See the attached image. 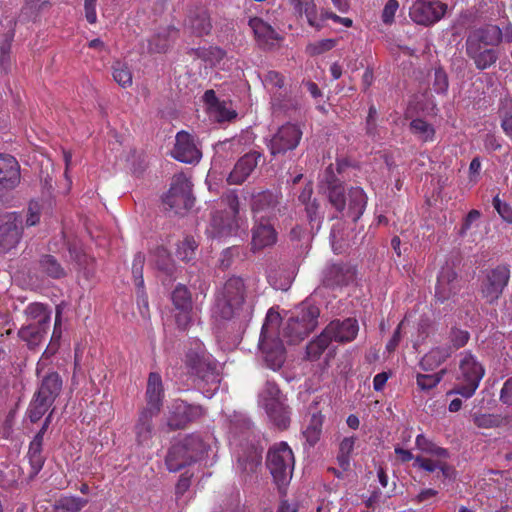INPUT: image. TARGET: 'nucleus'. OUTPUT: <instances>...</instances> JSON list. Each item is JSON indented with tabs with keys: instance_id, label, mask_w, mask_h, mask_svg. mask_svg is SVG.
I'll use <instances>...</instances> for the list:
<instances>
[{
	"instance_id": "f257e3e1",
	"label": "nucleus",
	"mask_w": 512,
	"mask_h": 512,
	"mask_svg": "<svg viewBox=\"0 0 512 512\" xmlns=\"http://www.w3.org/2000/svg\"><path fill=\"white\" fill-rule=\"evenodd\" d=\"M348 167L345 159H337L324 171L321 179V188L326 194L330 205L337 214L334 218H350L357 222L363 215L368 197L361 187H351L346 193L344 182L338 177Z\"/></svg>"
},
{
	"instance_id": "f03ea898",
	"label": "nucleus",
	"mask_w": 512,
	"mask_h": 512,
	"mask_svg": "<svg viewBox=\"0 0 512 512\" xmlns=\"http://www.w3.org/2000/svg\"><path fill=\"white\" fill-rule=\"evenodd\" d=\"M503 40V32L498 25L486 24L472 30L465 41V52L478 70L492 67L499 59L496 48Z\"/></svg>"
},
{
	"instance_id": "7ed1b4c3",
	"label": "nucleus",
	"mask_w": 512,
	"mask_h": 512,
	"mask_svg": "<svg viewBox=\"0 0 512 512\" xmlns=\"http://www.w3.org/2000/svg\"><path fill=\"white\" fill-rule=\"evenodd\" d=\"M185 367L190 375L196 376L206 383H219L220 373L215 358L208 353L204 344L193 339L184 358Z\"/></svg>"
},
{
	"instance_id": "20e7f679",
	"label": "nucleus",
	"mask_w": 512,
	"mask_h": 512,
	"mask_svg": "<svg viewBox=\"0 0 512 512\" xmlns=\"http://www.w3.org/2000/svg\"><path fill=\"white\" fill-rule=\"evenodd\" d=\"M319 308L306 300L297 306L283 329V336L289 344H297L318 326Z\"/></svg>"
},
{
	"instance_id": "39448f33",
	"label": "nucleus",
	"mask_w": 512,
	"mask_h": 512,
	"mask_svg": "<svg viewBox=\"0 0 512 512\" xmlns=\"http://www.w3.org/2000/svg\"><path fill=\"white\" fill-rule=\"evenodd\" d=\"M245 295L244 280L239 276L230 277L216 295L214 313L222 319H232L241 310Z\"/></svg>"
},
{
	"instance_id": "423d86ee",
	"label": "nucleus",
	"mask_w": 512,
	"mask_h": 512,
	"mask_svg": "<svg viewBox=\"0 0 512 512\" xmlns=\"http://www.w3.org/2000/svg\"><path fill=\"white\" fill-rule=\"evenodd\" d=\"M294 454L286 442L271 446L266 457V465L274 482L282 491L289 484L294 470Z\"/></svg>"
},
{
	"instance_id": "0eeeda50",
	"label": "nucleus",
	"mask_w": 512,
	"mask_h": 512,
	"mask_svg": "<svg viewBox=\"0 0 512 512\" xmlns=\"http://www.w3.org/2000/svg\"><path fill=\"white\" fill-rule=\"evenodd\" d=\"M484 375V367L470 351L461 353L459 370L456 378L457 385L450 393L461 395L467 399L471 398L479 387Z\"/></svg>"
},
{
	"instance_id": "6e6552de",
	"label": "nucleus",
	"mask_w": 512,
	"mask_h": 512,
	"mask_svg": "<svg viewBox=\"0 0 512 512\" xmlns=\"http://www.w3.org/2000/svg\"><path fill=\"white\" fill-rule=\"evenodd\" d=\"M282 198L279 190L252 191L249 199L252 218L274 219L284 214L286 207L282 205Z\"/></svg>"
},
{
	"instance_id": "1a4fd4ad",
	"label": "nucleus",
	"mask_w": 512,
	"mask_h": 512,
	"mask_svg": "<svg viewBox=\"0 0 512 512\" xmlns=\"http://www.w3.org/2000/svg\"><path fill=\"white\" fill-rule=\"evenodd\" d=\"M194 197L192 195V184L183 175H176L171 183L170 189L163 197V203L167 209L174 211L176 214H182L190 210L194 205Z\"/></svg>"
},
{
	"instance_id": "9d476101",
	"label": "nucleus",
	"mask_w": 512,
	"mask_h": 512,
	"mask_svg": "<svg viewBox=\"0 0 512 512\" xmlns=\"http://www.w3.org/2000/svg\"><path fill=\"white\" fill-rule=\"evenodd\" d=\"M510 280V267L508 264H499L489 269L481 283V294L489 303L496 302Z\"/></svg>"
},
{
	"instance_id": "9b49d317",
	"label": "nucleus",
	"mask_w": 512,
	"mask_h": 512,
	"mask_svg": "<svg viewBox=\"0 0 512 512\" xmlns=\"http://www.w3.org/2000/svg\"><path fill=\"white\" fill-rule=\"evenodd\" d=\"M206 411L201 405L184 400H174L169 411L167 424L171 430L185 429L190 423L201 419Z\"/></svg>"
},
{
	"instance_id": "f8f14e48",
	"label": "nucleus",
	"mask_w": 512,
	"mask_h": 512,
	"mask_svg": "<svg viewBox=\"0 0 512 512\" xmlns=\"http://www.w3.org/2000/svg\"><path fill=\"white\" fill-rule=\"evenodd\" d=\"M303 131L298 124L286 123L278 128L268 143L271 155L285 154L296 149L302 139Z\"/></svg>"
},
{
	"instance_id": "ddd939ff",
	"label": "nucleus",
	"mask_w": 512,
	"mask_h": 512,
	"mask_svg": "<svg viewBox=\"0 0 512 512\" xmlns=\"http://www.w3.org/2000/svg\"><path fill=\"white\" fill-rule=\"evenodd\" d=\"M446 11L447 5L441 1L417 0L410 8V17L417 24L429 26L438 22Z\"/></svg>"
},
{
	"instance_id": "4468645a",
	"label": "nucleus",
	"mask_w": 512,
	"mask_h": 512,
	"mask_svg": "<svg viewBox=\"0 0 512 512\" xmlns=\"http://www.w3.org/2000/svg\"><path fill=\"white\" fill-rule=\"evenodd\" d=\"M171 155L177 161L187 164L198 163L202 157V153L197 147L194 137L184 130L176 134Z\"/></svg>"
},
{
	"instance_id": "2eb2a0df",
	"label": "nucleus",
	"mask_w": 512,
	"mask_h": 512,
	"mask_svg": "<svg viewBox=\"0 0 512 512\" xmlns=\"http://www.w3.org/2000/svg\"><path fill=\"white\" fill-rule=\"evenodd\" d=\"M253 227L251 229V250L257 252L264 248L271 247L277 242V231L275 230L272 219L252 218Z\"/></svg>"
},
{
	"instance_id": "dca6fc26",
	"label": "nucleus",
	"mask_w": 512,
	"mask_h": 512,
	"mask_svg": "<svg viewBox=\"0 0 512 512\" xmlns=\"http://www.w3.org/2000/svg\"><path fill=\"white\" fill-rule=\"evenodd\" d=\"M461 280L456 271L450 267H443L437 277L435 297L440 303L453 299L461 290Z\"/></svg>"
},
{
	"instance_id": "f3484780",
	"label": "nucleus",
	"mask_w": 512,
	"mask_h": 512,
	"mask_svg": "<svg viewBox=\"0 0 512 512\" xmlns=\"http://www.w3.org/2000/svg\"><path fill=\"white\" fill-rule=\"evenodd\" d=\"M265 328L266 324L262 327L259 346L264 354L267 365L273 370H278L282 367L285 361V347L279 338L268 337L265 333Z\"/></svg>"
},
{
	"instance_id": "a211bd4d",
	"label": "nucleus",
	"mask_w": 512,
	"mask_h": 512,
	"mask_svg": "<svg viewBox=\"0 0 512 512\" xmlns=\"http://www.w3.org/2000/svg\"><path fill=\"white\" fill-rule=\"evenodd\" d=\"M42 369V363L38 362L36 367V374L40 378V382L35 394L54 404L55 400L59 397L62 391L63 379L61 375L54 370H49L43 376H41Z\"/></svg>"
},
{
	"instance_id": "6ab92c4d",
	"label": "nucleus",
	"mask_w": 512,
	"mask_h": 512,
	"mask_svg": "<svg viewBox=\"0 0 512 512\" xmlns=\"http://www.w3.org/2000/svg\"><path fill=\"white\" fill-rule=\"evenodd\" d=\"M323 331L330 338L331 342L348 343L357 337L359 324L357 319L351 317L343 320L335 319Z\"/></svg>"
},
{
	"instance_id": "aec40b11",
	"label": "nucleus",
	"mask_w": 512,
	"mask_h": 512,
	"mask_svg": "<svg viewBox=\"0 0 512 512\" xmlns=\"http://www.w3.org/2000/svg\"><path fill=\"white\" fill-rule=\"evenodd\" d=\"M262 159L263 155L258 151L246 153L235 163L227 177V182L233 185H241L252 174Z\"/></svg>"
},
{
	"instance_id": "412c9836",
	"label": "nucleus",
	"mask_w": 512,
	"mask_h": 512,
	"mask_svg": "<svg viewBox=\"0 0 512 512\" xmlns=\"http://www.w3.org/2000/svg\"><path fill=\"white\" fill-rule=\"evenodd\" d=\"M16 19L14 17H5L0 21V26H5L3 32L4 39L0 43V66L5 72L11 71L14 65V58L12 56L11 48L15 36Z\"/></svg>"
},
{
	"instance_id": "4be33fe9",
	"label": "nucleus",
	"mask_w": 512,
	"mask_h": 512,
	"mask_svg": "<svg viewBox=\"0 0 512 512\" xmlns=\"http://www.w3.org/2000/svg\"><path fill=\"white\" fill-rule=\"evenodd\" d=\"M145 399L146 406L142 410L159 414L163 406L164 387L161 375L157 372H151L148 376Z\"/></svg>"
},
{
	"instance_id": "5701e85b",
	"label": "nucleus",
	"mask_w": 512,
	"mask_h": 512,
	"mask_svg": "<svg viewBox=\"0 0 512 512\" xmlns=\"http://www.w3.org/2000/svg\"><path fill=\"white\" fill-rule=\"evenodd\" d=\"M22 236V220L18 216H9L0 225V253H6L15 248Z\"/></svg>"
},
{
	"instance_id": "b1692460",
	"label": "nucleus",
	"mask_w": 512,
	"mask_h": 512,
	"mask_svg": "<svg viewBox=\"0 0 512 512\" xmlns=\"http://www.w3.org/2000/svg\"><path fill=\"white\" fill-rule=\"evenodd\" d=\"M20 182V166L17 160L8 154H0V187L13 189Z\"/></svg>"
},
{
	"instance_id": "393cba45",
	"label": "nucleus",
	"mask_w": 512,
	"mask_h": 512,
	"mask_svg": "<svg viewBox=\"0 0 512 512\" xmlns=\"http://www.w3.org/2000/svg\"><path fill=\"white\" fill-rule=\"evenodd\" d=\"M356 270L353 266L345 263L332 264L325 270L324 281L326 285L344 286L354 280Z\"/></svg>"
},
{
	"instance_id": "a878e982",
	"label": "nucleus",
	"mask_w": 512,
	"mask_h": 512,
	"mask_svg": "<svg viewBox=\"0 0 512 512\" xmlns=\"http://www.w3.org/2000/svg\"><path fill=\"white\" fill-rule=\"evenodd\" d=\"M237 226V220L227 211H216L212 215L207 232L212 238H221L231 235Z\"/></svg>"
},
{
	"instance_id": "bb28decb",
	"label": "nucleus",
	"mask_w": 512,
	"mask_h": 512,
	"mask_svg": "<svg viewBox=\"0 0 512 512\" xmlns=\"http://www.w3.org/2000/svg\"><path fill=\"white\" fill-rule=\"evenodd\" d=\"M158 414L141 410L134 427L135 437L138 445L150 447L154 435V426L152 420Z\"/></svg>"
},
{
	"instance_id": "cd10ccee",
	"label": "nucleus",
	"mask_w": 512,
	"mask_h": 512,
	"mask_svg": "<svg viewBox=\"0 0 512 512\" xmlns=\"http://www.w3.org/2000/svg\"><path fill=\"white\" fill-rule=\"evenodd\" d=\"M178 29L168 26L153 35L148 41V50L154 53H165L178 37Z\"/></svg>"
},
{
	"instance_id": "c85d7f7f",
	"label": "nucleus",
	"mask_w": 512,
	"mask_h": 512,
	"mask_svg": "<svg viewBox=\"0 0 512 512\" xmlns=\"http://www.w3.org/2000/svg\"><path fill=\"white\" fill-rule=\"evenodd\" d=\"M270 421L279 430H286L291 422L290 407L286 404V400L279 401L274 404H266L264 407Z\"/></svg>"
},
{
	"instance_id": "c756f323",
	"label": "nucleus",
	"mask_w": 512,
	"mask_h": 512,
	"mask_svg": "<svg viewBox=\"0 0 512 512\" xmlns=\"http://www.w3.org/2000/svg\"><path fill=\"white\" fill-rule=\"evenodd\" d=\"M48 329L49 326L36 325L34 322H31L19 329L18 336L27 343L30 349H35L45 339Z\"/></svg>"
},
{
	"instance_id": "7c9ffc66",
	"label": "nucleus",
	"mask_w": 512,
	"mask_h": 512,
	"mask_svg": "<svg viewBox=\"0 0 512 512\" xmlns=\"http://www.w3.org/2000/svg\"><path fill=\"white\" fill-rule=\"evenodd\" d=\"M178 443L184 448L192 463L203 459L209 448L202 437L196 434L187 435Z\"/></svg>"
},
{
	"instance_id": "2f4dec72",
	"label": "nucleus",
	"mask_w": 512,
	"mask_h": 512,
	"mask_svg": "<svg viewBox=\"0 0 512 512\" xmlns=\"http://www.w3.org/2000/svg\"><path fill=\"white\" fill-rule=\"evenodd\" d=\"M27 458L31 468L29 477L33 478L42 470L46 460L43 455V439L33 437L29 444Z\"/></svg>"
},
{
	"instance_id": "473e14b6",
	"label": "nucleus",
	"mask_w": 512,
	"mask_h": 512,
	"mask_svg": "<svg viewBox=\"0 0 512 512\" xmlns=\"http://www.w3.org/2000/svg\"><path fill=\"white\" fill-rule=\"evenodd\" d=\"M165 464L170 472H177L184 467L191 465L192 462L184 448L179 444H173L165 458Z\"/></svg>"
},
{
	"instance_id": "72a5a7b5",
	"label": "nucleus",
	"mask_w": 512,
	"mask_h": 512,
	"mask_svg": "<svg viewBox=\"0 0 512 512\" xmlns=\"http://www.w3.org/2000/svg\"><path fill=\"white\" fill-rule=\"evenodd\" d=\"M249 26L260 45H273L274 41L277 40V32L261 18L255 17L250 19Z\"/></svg>"
},
{
	"instance_id": "f704fd0d",
	"label": "nucleus",
	"mask_w": 512,
	"mask_h": 512,
	"mask_svg": "<svg viewBox=\"0 0 512 512\" xmlns=\"http://www.w3.org/2000/svg\"><path fill=\"white\" fill-rule=\"evenodd\" d=\"M451 354L450 347H435L422 357L419 365L424 371H432L444 363Z\"/></svg>"
},
{
	"instance_id": "c9c22d12",
	"label": "nucleus",
	"mask_w": 512,
	"mask_h": 512,
	"mask_svg": "<svg viewBox=\"0 0 512 512\" xmlns=\"http://www.w3.org/2000/svg\"><path fill=\"white\" fill-rule=\"evenodd\" d=\"M188 27L196 36L208 35L212 30L210 14L205 9L194 12L188 19Z\"/></svg>"
},
{
	"instance_id": "e433bc0d",
	"label": "nucleus",
	"mask_w": 512,
	"mask_h": 512,
	"mask_svg": "<svg viewBox=\"0 0 512 512\" xmlns=\"http://www.w3.org/2000/svg\"><path fill=\"white\" fill-rule=\"evenodd\" d=\"M28 323L34 322L36 325L49 326L51 319V310L47 305L39 302L30 303L24 310Z\"/></svg>"
},
{
	"instance_id": "4c0bfd02",
	"label": "nucleus",
	"mask_w": 512,
	"mask_h": 512,
	"mask_svg": "<svg viewBox=\"0 0 512 512\" xmlns=\"http://www.w3.org/2000/svg\"><path fill=\"white\" fill-rule=\"evenodd\" d=\"M293 5L294 10L299 16H305L308 24L311 27L320 30L322 28V23L318 21V10L317 6L313 1H305V0H289Z\"/></svg>"
},
{
	"instance_id": "58836bf2",
	"label": "nucleus",
	"mask_w": 512,
	"mask_h": 512,
	"mask_svg": "<svg viewBox=\"0 0 512 512\" xmlns=\"http://www.w3.org/2000/svg\"><path fill=\"white\" fill-rule=\"evenodd\" d=\"M324 416L321 412L311 414L308 424L302 431L306 443L310 447L315 446L321 438Z\"/></svg>"
},
{
	"instance_id": "ea45409f",
	"label": "nucleus",
	"mask_w": 512,
	"mask_h": 512,
	"mask_svg": "<svg viewBox=\"0 0 512 512\" xmlns=\"http://www.w3.org/2000/svg\"><path fill=\"white\" fill-rule=\"evenodd\" d=\"M271 105L274 112H282L290 115L299 108V101L296 97L287 93H275L271 98Z\"/></svg>"
},
{
	"instance_id": "a19ab883",
	"label": "nucleus",
	"mask_w": 512,
	"mask_h": 512,
	"mask_svg": "<svg viewBox=\"0 0 512 512\" xmlns=\"http://www.w3.org/2000/svg\"><path fill=\"white\" fill-rule=\"evenodd\" d=\"M410 131L422 142H432L435 137L434 127L422 118L413 119L409 125Z\"/></svg>"
},
{
	"instance_id": "79ce46f5",
	"label": "nucleus",
	"mask_w": 512,
	"mask_h": 512,
	"mask_svg": "<svg viewBox=\"0 0 512 512\" xmlns=\"http://www.w3.org/2000/svg\"><path fill=\"white\" fill-rule=\"evenodd\" d=\"M52 406V402L34 393L27 410L30 421L32 423L38 422Z\"/></svg>"
},
{
	"instance_id": "37998d69",
	"label": "nucleus",
	"mask_w": 512,
	"mask_h": 512,
	"mask_svg": "<svg viewBox=\"0 0 512 512\" xmlns=\"http://www.w3.org/2000/svg\"><path fill=\"white\" fill-rule=\"evenodd\" d=\"M112 76L114 81L126 89L132 86L133 75L127 63L116 61L112 65Z\"/></svg>"
},
{
	"instance_id": "c03bdc74",
	"label": "nucleus",
	"mask_w": 512,
	"mask_h": 512,
	"mask_svg": "<svg viewBox=\"0 0 512 512\" xmlns=\"http://www.w3.org/2000/svg\"><path fill=\"white\" fill-rule=\"evenodd\" d=\"M173 306L176 310H192V296L185 285L178 284L171 295Z\"/></svg>"
},
{
	"instance_id": "a18cd8bd",
	"label": "nucleus",
	"mask_w": 512,
	"mask_h": 512,
	"mask_svg": "<svg viewBox=\"0 0 512 512\" xmlns=\"http://www.w3.org/2000/svg\"><path fill=\"white\" fill-rule=\"evenodd\" d=\"M330 343V338L322 331L320 335L310 341L306 346L307 359L311 361L318 360Z\"/></svg>"
},
{
	"instance_id": "49530a36",
	"label": "nucleus",
	"mask_w": 512,
	"mask_h": 512,
	"mask_svg": "<svg viewBox=\"0 0 512 512\" xmlns=\"http://www.w3.org/2000/svg\"><path fill=\"white\" fill-rule=\"evenodd\" d=\"M287 400L275 382L267 381L259 394V403L266 407V404H274Z\"/></svg>"
},
{
	"instance_id": "de8ad7c7",
	"label": "nucleus",
	"mask_w": 512,
	"mask_h": 512,
	"mask_svg": "<svg viewBox=\"0 0 512 512\" xmlns=\"http://www.w3.org/2000/svg\"><path fill=\"white\" fill-rule=\"evenodd\" d=\"M357 441L356 436L345 437L339 444V452L337 461L343 470H347L350 466V458Z\"/></svg>"
},
{
	"instance_id": "09e8293b",
	"label": "nucleus",
	"mask_w": 512,
	"mask_h": 512,
	"mask_svg": "<svg viewBox=\"0 0 512 512\" xmlns=\"http://www.w3.org/2000/svg\"><path fill=\"white\" fill-rule=\"evenodd\" d=\"M87 504V500L76 496H63L56 500L54 510L56 512H80Z\"/></svg>"
},
{
	"instance_id": "8fccbe9b",
	"label": "nucleus",
	"mask_w": 512,
	"mask_h": 512,
	"mask_svg": "<svg viewBox=\"0 0 512 512\" xmlns=\"http://www.w3.org/2000/svg\"><path fill=\"white\" fill-rule=\"evenodd\" d=\"M39 266L51 278L59 279L66 275L64 268L52 255H43L39 260Z\"/></svg>"
},
{
	"instance_id": "3c124183",
	"label": "nucleus",
	"mask_w": 512,
	"mask_h": 512,
	"mask_svg": "<svg viewBox=\"0 0 512 512\" xmlns=\"http://www.w3.org/2000/svg\"><path fill=\"white\" fill-rule=\"evenodd\" d=\"M49 6V0H26L20 16L26 21H35L40 12Z\"/></svg>"
},
{
	"instance_id": "603ef678",
	"label": "nucleus",
	"mask_w": 512,
	"mask_h": 512,
	"mask_svg": "<svg viewBox=\"0 0 512 512\" xmlns=\"http://www.w3.org/2000/svg\"><path fill=\"white\" fill-rule=\"evenodd\" d=\"M415 444L416 447L424 453L430 454L437 458H449V452L447 449L437 446L422 434L416 437Z\"/></svg>"
},
{
	"instance_id": "864d4df0",
	"label": "nucleus",
	"mask_w": 512,
	"mask_h": 512,
	"mask_svg": "<svg viewBox=\"0 0 512 512\" xmlns=\"http://www.w3.org/2000/svg\"><path fill=\"white\" fill-rule=\"evenodd\" d=\"M261 459L262 457L256 449L251 448L247 453L239 456L237 462L242 471L253 473L261 464Z\"/></svg>"
},
{
	"instance_id": "5fc2aeb1",
	"label": "nucleus",
	"mask_w": 512,
	"mask_h": 512,
	"mask_svg": "<svg viewBox=\"0 0 512 512\" xmlns=\"http://www.w3.org/2000/svg\"><path fill=\"white\" fill-rule=\"evenodd\" d=\"M197 247L198 244L193 237H185L177 245L176 256L184 262H190L195 258Z\"/></svg>"
},
{
	"instance_id": "6e6d98bb",
	"label": "nucleus",
	"mask_w": 512,
	"mask_h": 512,
	"mask_svg": "<svg viewBox=\"0 0 512 512\" xmlns=\"http://www.w3.org/2000/svg\"><path fill=\"white\" fill-rule=\"evenodd\" d=\"M498 118L504 134L512 140V103H501L498 109Z\"/></svg>"
},
{
	"instance_id": "4d7b16f0",
	"label": "nucleus",
	"mask_w": 512,
	"mask_h": 512,
	"mask_svg": "<svg viewBox=\"0 0 512 512\" xmlns=\"http://www.w3.org/2000/svg\"><path fill=\"white\" fill-rule=\"evenodd\" d=\"M446 370L442 369L435 374H417L416 383L420 390L429 391L435 388L443 379Z\"/></svg>"
},
{
	"instance_id": "13d9d810",
	"label": "nucleus",
	"mask_w": 512,
	"mask_h": 512,
	"mask_svg": "<svg viewBox=\"0 0 512 512\" xmlns=\"http://www.w3.org/2000/svg\"><path fill=\"white\" fill-rule=\"evenodd\" d=\"M474 424L479 428H497L503 425L504 419L498 414H475L473 417Z\"/></svg>"
},
{
	"instance_id": "bf43d9fd",
	"label": "nucleus",
	"mask_w": 512,
	"mask_h": 512,
	"mask_svg": "<svg viewBox=\"0 0 512 512\" xmlns=\"http://www.w3.org/2000/svg\"><path fill=\"white\" fill-rule=\"evenodd\" d=\"M156 265L159 270L163 271L168 276H172L175 271V264L164 247L157 248Z\"/></svg>"
},
{
	"instance_id": "052dcab7",
	"label": "nucleus",
	"mask_w": 512,
	"mask_h": 512,
	"mask_svg": "<svg viewBox=\"0 0 512 512\" xmlns=\"http://www.w3.org/2000/svg\"><path fill=\"white\" fill-rule=\"evenodd\" d=\"M60 327H61L60 311L57 310L51 341H50L49 345L47 346L46 350L44 351L42 357H50L57 352V350L59 348V341L61 338Z\"/></svg>"
},
{
	"instance_id": "680f3d73",
	"label": "nucleus",
	"mask_w": 512,
	"mask_h": 512,
	"mask_svg": "<svg viewBox=\"0 0 512 512\" xmlns=\"http://www.w3.org/2000/svg\"><path fill=\"white\" fill-rule=\"evenodd\" d=\"M470 339V334L467 330H462L457 327H452L449 332V340L451 343V346H449L452 349V352L454 350H458L462 347H464Z\"/></svg>"
},
{
	"instance_id": "e2e57ef3",
	"label": "nucleus",
	"mask_w": 512,
	"mask_h": 512,
	"mask_svg": "<svg viewBox=\"0 0 512 512\" xmlns=\"http://www.w3.org/2000/svg\"><path fill=\"white\" fill-rule=\"evenodd\" d=\"M210 113L214 116L217 122L231 121L237 117V113L225 101H220Z\"/></svg>"
},
{
	"instance_id": "0e129e2a",
	"label": "nucleus",
	"mask_w": 512,
	"mask_h": 512,
	"mask_svg": "<svg viewBox=\"0 0 512 512\" xmlns=\"http://www.w3.org/2000/svg\"><path fill=\"white\" fill-rule=\"evenodd\" d=\"M43 209V203L37 200H31L27 208V216L25 225L32 227L40 222L41 212Z\"/></svg>"
},
{
	"instance_id": "69168bd1",
	"label": "nucleus",
	"mask_w": 512,
	"mask_h": 512,
	"mask_svg": "<svg viewBox=\"0 0 512 512\" xmlns=\"http://www.w3.org/2000/svg\"><path fill=\"white\" fill-rule=\"evenodd\" d=\"M144 255L138 253L134 257L133 266H132V274L134 277L135 285L143 290L144 288V279H143V265H144Z\"/></svg>"
},
{
	"instance_id": "338daca9",
	"label": "nucleus",
	"mask_w": 512,
	"mask_h": 512,
	"mask_svg": "<svg viewBox=\"0 0 512 512\" xmlns=\"http://www.w3.org/2000/svg\"><path fill=\"white\" fill-rule=\"evenodd\" d=\"M492 205L505 222L512 224V207L503 202L498 194L493 198Z\"/></svg>"
},
{
	"instance_id": "774afa93",
	"label": "nucleus",
	"mask_w": 512,
	"mask_h": 512,
	"mask_svg": "<svg viewBox=\"0 0 512 512\" xmlns=\"http://www.w3.org/2000/svg\"><path fill=\"white\" fill-rule=\"evenodd\" d=\"M449 87L448 76L442 68H438L434 73L433 89L438 94L446 93Z\"/></svg>"
}]
</instances>
